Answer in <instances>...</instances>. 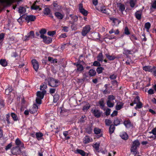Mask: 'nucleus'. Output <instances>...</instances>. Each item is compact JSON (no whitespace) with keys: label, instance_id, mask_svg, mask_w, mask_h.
Segmentation results:
<instances>
[{"label":"nucleus","instance_id":"1","mask_svg":"<svg viewBox=\"0 0 156 156\" xmlns=\"http://www.w3.org/2000/svg\"><path fill=\"white\" fill-rule=\"evenodd\" d=\"M46 80L47 81L48 85L52 87H57L58 85L57 84L59 83V84L60 83L59 80L52 77H48Z\"/></svg>","mask_w":156,"mask_h":156},{"label":"nucleus","instance_id":"2","mask_svg":"<svg viewBox=\"0 0 156 156\" xmlns=\"http://www.w3.org/2000/svg\"><path fill=\"white\" fill-rule=\"evenodd\" d=\"M140 145V143L138 140H136L133 143L132 146L131 148V152L135 155L138 154L139 152L137 148Z\"/></svg>","mask_w":156,"mask_h":156},{"label":"nucleus","instance_id":"3","mask_svg":"<svg viewBox=\"0 0 156 156\" xmlns=\"http://www.w3.org/2000/svg\"><path fill=\"white\" fill-rule=\"evenodd\" d=\"M91 29L90 25H86L83 27L81 34L82 36H85L89 33Z\"/></svg>","mask_w":156,"mask_h":156},{"label":"nucleus","instance_id":"4","mask_svg":"<svg viewBox=\"0 0 156 156\" xmlns=\"http://www.w3.org/2000/svg\"><path fill=\"white\" fill-rule=\"evenodd\" d=\"M34 37V33L33 31H31L28 33L27 35H25L23 38L24 41H27L30 39H32Z\"/></svg>","mask_w":156,"mask_h":156},{"label":"nucleus","instance_id":"5","mask_svg":"<svg viewBox=\"0 0 156 156\" xmlns=\"http://www.w3.org/2000/svg\"><path fill=\"white\" fill-rule=\"evenodd\" d=\"M79 12L84 16H87L88 14V11L83 8V4L80 3L79 4Z\"/></svg>","mask_w":156,"mask_h":156},{"label":"nucleus","instance_id":"6","mask_svg":"<svg viewBox=\"0 0 156 156\" xmlns=\"http://www.w3.org/2000/svg\"><path fill=\"white\" fill-rule=\"evenodd\" d=\"M73 65L77 67L76 69H75L76 72L82 73L84 70V68L82 64L78 62H75L73 63Z\"/></svg>","mask_w":156,"mask_h":156},{"label":"nucleus","instance_id":"7","mask_svg":"<svg viewBox=\"0 0 156 156\" xmlns=\"http://www.w3.org/2000/svg\"><path fill=\"white\" fill-rule=\"evenodd\" d=\"M133 103L134 104H136V106L135 107L136 109L137 108H140L143 107V104L140 101L139 98H135L133 101Z\"/></svg>","mask_w":156,"mask_h":156},{"label":"nucleus","instance_id":"8","mask_svg":"<svg viewBox=\"0 0 156 156\" xmlns=\"http://www.w3.org/2000/svg\"><path fill=\"white\" fill-rule=\"evenodd\" d=\"M21 148L18 147H13L11 150V153L14 155H18L20 154L21 153Z\"/></svg>","mask_w":156,"mask_h":156},{"label":"nucleus","instance_id":"9","mask_svg":"<svg viewBox=\"0 0 156 156\" xmlns=\"http://www.w3.org/2000/svg\"><path fill=\"white\" fill-rule=\"evenodd\" d=\"M25 19L27 22L28 23L30 22L34 21L36 19V17L35 16L33 15H27L25 18Z\"/></svg>","mask_w":156,"mask_h":156},{"label":"nucleus","instance_id":"10","mask_svg":"<svg viewBox=\"0 0 156 156\" xmlns=\"http://www.w3.org/2000/svg\"><path fill=\"white\" fill-rule=\"evenodd\" d=\"M31 62L35 71L37 72L39 67V65L38 62L36 59H33L31 61Z\"/></svg>","mask_w":156,"mask_h":156},{"label":"nucleus","instance_id":"11","mask_svg":"<svg viewBox=\"0 0 156 156\" xmlns=\"http://www.w3.org/2000/svg\"><path fill=\"white\" fill-rule=\"evenodd\" d=\"M91 112L97 118H99L102 113L100 110L97 109L92 110Z\"/></svg>","mask_w":156,"mask_h":156},{"label":"nucleus","instance_id":"12","mask_svg":"<svg viewBox=\"0 0 156 156\" xmlns=\"http://www.w3.org/2000/svg\"><path fill=\"white\" fill-rule=\"evenodd\" d=\"M69 15V17L71 18V20L69 21L70 23H74L78 20V17L77 16L73 14H70Z\"/></svg>","mask_w":156,"mask_h":156},{"label":"nucleus","instance_id":"13","mask_svg":"<svg viewBox=\"0 0 156 156\" xmlns=\"http://www.w3.org/2000/svg\"><path fill=\"white\" fill-rule=\"evenodd\" d=\"M16 145L19 147L21 148L24 147V144L18 138H17L15 141Z\"/></svg>","mask_w":156,"mask_h":156},{"label":"nucleus","instance_id":"14","mask_svg":"<svg viewBox=\"0 0 156 156\" xmlns=\"http://www.w3.org/2000/svg\"><path fill=\"white\" fill-rule=\"evenodd\" d=\"M42 38L43 39V42L46 44H50L52 42V39L51 37H47L46 36Z\"/></svg>","mask_w":156,"mask_h":156},{"label":"nucleus","instance_id":"15","mask_svg":"<svg viewBox=\"0 0 156 156\" xmlns=\"http://www.w3.org/2000/svg\"><path fill=\"white\" fill-rule=\"evenodd\" d=\"M14 0H0V3L2 4L6 3L8 6H10L13 2Z\"/></svg>","mask_w":156,"mask_h":156},{"label":"nucleus","instance_id":"16","mask_svg":"<svg viewBox=\"0 0 156 156\" xmlns=\"http://www.w3.org/2000/svg\"><path fill=\"white\" fill-rule=\"evenodd\" d=\"M83 142L84 144H87L93 141V139L89 136H86L83 139Z\"/></svg>","mask_w":156,"mask_h":156},{"label":"nucleus","instance_id":"17","mask_svg":"<svg viewBox=\"0 0 156 156\" xmlns=\"http://www.w3.org/2000/svg\"><path fill=\"white\" fill-rule=\"evenodd\" d=\"M143 70L145 71L152 73L153 70V66L152 67L151 66H144L143 67Z\"/></svg>","mask_w":156,"mask_h":156},{"label":"nucleus","instance_id":"18","mask_svg":"<svg viewBox=\"0 0 156 156\" xmlns=\"http://www.w3.org/2000/svg\"><path fill=\"white\" fill-rule=\"evenodd\" d=\"M142 12V10H139L137 11L135 13V16L138 20H140L141 19Z\"/></svg>","mask_w":156,"mask_h":156},{"label":"nucleus","instance_id":"19","mask_svg":"<svg viewBox=\"0 0 156 156\" xmlns=\"http://www.w3.org/2000/svg\"><path fill=\"white\" fill-rule=\"evenodd\" d=\"M46 90L42 91H38L36 93V95L37 98H44V95L46 94Z\"/></svg>","mask_w":156,"mask_h":156},{"label":"nucleus","instance_id":"20","mask_svg":"<svg viewBox=\"0 0 156 156\" xmlns=\"http://www.w3.org/2000/svg\"><path fill=\"white\" fill-rule=\"evenodd\" d=\"M109 19L111 20L112 21L113 23L112 25L113 26L116 25L117 24V23L118 24H119L121 22V21L119 20L118 19L116 18L110 17Z\"/></svg>","mask_w":156,"mask_h":156},{"label":"nucleus","instance_id":"21","mask_svg":"<svg viewBox=\"0 0 156 156\" xmlns=\"http://www.w3.org/2000/svg\"><path fill=\"white\" fill-rule=\"evenodd\" d=\"M118 7L119 8V10L122 12L123 13L125 9V5L122 3H119L118 4Z\"/></svg>","mask_w":156,"mask_h":156},{"label":"nucleus","instance_id":"22","mask_svg":"<svg viewBox=\"0 0 156 156\" xmlns=\"http://www.w3.org/2000/svg\"><path fill=\"white\" fill-rule=\"evenodd\" d=\"M136 3L137 0H130L129 2V5L132 9L135 7Z\"/></svg>","mask_w":156,"mask_h":156},{"label":"nucleus","instance_id":"23","mask_svg":"<svg viewBox=\"0 0 156 156\" xmlns=\"http://www.w3.org/2000/svg\"><path fill=\"white\" fill-rule=\"evenodd\" d=\"M109 99L107 102V105L109 107H112L114 105V103L112 100L114 99V98H109Z\"/></svg>","mask_w":156,"mask_h":156},{"label":"nucleus","instance_id":"24","mask_svg":"<svg viewBox=\"0 0 156 156\" xmlns=\"http://www.w3.org/2000/svg\"><path fill=\"white\" fill-rule=\"evenodd\" d=\"M54 15L56 17L58 20H62L64 17V15L60 12H55Z\"/></svg>","mask_w":156,"mask_h":156},{"label":"nucleus","instance_id":"25","mask_svg":"<svg viewBox=\"0 0 156 156\" xmlns=\"http://www.w3.org/2000/svg\"><path fill=\"white\" fill-rule=\"evenodd\" d=\"M75 153L80 154L82 156H88L87 154L81 150L77 149Z\"/></svg>","mask_w":156,"mask_h":156},{"label":"nucleus","instance_id":"26","mask_svg":"<svg viewBox=\"0 0 156 156\" xmlns=\"http://www.w3.org/2000/svg\"><path fill=\"white\" fill-rule=\"evenodd\" d=\"M37 1H35L34 2V3L31 6V8L32 9L34 10H38L39 9V10H41V9L40 8L39 6L36 5V4Z\"/></svg>","mask_w":156,"mask_h":156},{"label":"nucleus","instance_id":"27","mask_svg":"<svg viewBox=\"0 0 156 156\" xmlns=\"http://www.w3.org/2000/svg\"><path fill=\"white\" fill-rule=\"evenodd\" d=\"M47 32V30L44 28L41 29L39 31V33L41 34L40 37L41 38H43L45 36L44 35Z\"/></svg>","mask_w":156,"mask_h":156},{"label":"nucleus","instance_id":"28","mask_svg":"<svg viewBox=\"0 0 156 156\" xmlns=\"http://www.w3.org/2000/svg\"><path fill=\"white\" fill-rule=\"evenodd\" d=\"M97 59L98 62H102L104 59V57L102 52L99 53L97 56Z\"/></svg>","mask_w":156,"mask_h":156},{"label":"nucleus","instance_id":"29","mask_svg":"<svg viewBox=\"0 0 156 156\" xmlns=\"http://www.w3.org/2000/svg\"><path fill=\"white\" fill-rule=\"evenodd\" d=\"M131 50H129L126 48H124L123 53V54L127 56V57H128V55L131 54H132Z\"/></svg>","mask_w":156,"mask_h":156},{"label":"nucleus","instance_id":"30","mask_svg":"<svg viewBox=\"0 0 156 156\" xmlns=\"http://www.w3.org/2000/svg\"><path fill=\"white\" fill-rule=\"evenodd\" d=\"M99 11L101 12L102 13H105L106 14H108V11L106 10L105 6L104 5H102L100 7Z\"/></svg>","mask_w":156,"mask_h":156},{"label":"nucleus","instance_id":"31","mask_svg":"<svg viewBox=\"0 0 156 156\" xmlns=\"http://www.w3.org/2000/svg\"><path fill=\"white\" fill-rule=\"evenodd\" d=\"M38 106L35 104H34L32 108L30 110V112L31 113H33L37 111Z\"/></svg>","mask_w":156,"mask_h":156},{"label":"nucleus","instance_id":"32","mask_svg":"<svg viewBox=\"0 0 156 156\" xmlns=\"http://www.w3.org/2000/svg\"><path fill=\"white\" fill-rule=\"evenodd\" d=\"M120 136L122 139L126 140L128 138V135L126 133L123 132L120 134Z\"/></svg>","mask_w":156,"mask_h":156},{"label":"nucleus","instance_id":"33","mask_svg":"<svg viewBox=\"0 0 156 156\" xmlns=\"http://www.w3.org/2000/svg\"><path fill=\"white\" fill-rule=\"evenodd\" d=\"M123 124L126 128H129L131 126V122L129 120H125L123 122Z\"/></svg>","mask_w":156,"mask_h":156},{"label":"nucleus","instance_id":"34","mask_svg":"<svg viewBox=\"0 0 156 156\" xmlns=\"http://www.w3.org/2000/svg\"><path fill=\"white\" fill-rule=\"evenodd\" d=\"M88 73L90 76H94L96 75V73L94 70L90 69Z\"/></svg>","mask_w":156,"mask_h":156},{"label":"nucleus","instance_id":"35","mask_svg":"<svg viewBox=\"0 0 156 156\" xmlns=\"http://www.w3.org/2000/svg\"><path fill=\"white\" fill-rule=\"evenodd\" d=\"M43 135L42 133L38 132L36 133V137L38 140H40L42 138Z\"/></svg>","mask_w":156,"mask_h":156},{"label":"nucleus","instance_id":"36","mask_svg":"<svg viewBox=\"0 0 156 156\" xmlns=\"http://www.w3.org/2000/svg\"><path fill=\"white\" fill-rule=\"evenodd\" d=\"M0 64L3 66L5 67L7 65V62L5 59H2L0 60Z\"/></svg>","mask_w":156,"mask_h":156},{"label":"nucleus","instance_id":"37","mask_svg":"<svg viewBox=\"0 0 156 156\" xmlns=\"http://www.w3.org/2000/svg\"><path fill=\"white\" fill-rule=\"evenodd\" d=\"M105 56L107 58L111 61L113 60L116 58L115 56L110 55L108 54H106Z\"/></svg>","mask_w":156,"mask_h":156},{"label":"nucleus","instance_id":"38","mask_svg":"<svg viewBox=\"0 0 156 156\" xmlns=\"http://www.w3.org/2000/svg\"><path fill=\"white\" fill-rule=\"evenodd\" d=\"M18 11L19 13L22 14L25 12L26 9L23 7L20 6L19 8Z\"/></svg>","mask_w":156,"mask_h":156},{"label":"nucleus","instance_id":"39","mask_svg":"<svg viewBox=\"0 0 156 156\" xmlns=\"http://www.w3.org/2000/svg\"><path fill=\"white\" fill-rule=\"evenodd\" d=\"M109 33L110 34L114 33L115 34L117 35L119 34V32L118 29L115 30L114 29L112 28L109 31Z\"/></svg>","mask_w":156,"mask_h":156},{"label":"nucleus","instance_id":"40","mask_svg":"<svg viewBox=\"0 0 156 156\" xmlns=\"http://www.w3.org/2000/svg\"><path fill=\"white\" fill-rule=\"evenodd\" d=\"M104 69L103 67L98 66L97 68L96 71L97 72V73L98 74H100L103 71Z\"/></svg>","mask_w":156,"mask_h":156},{"label":"nucleus","instance_id":"41","mask_svg":"<svg viewBox=\"0 0 156 156\" xmlns=\"http://www.w3.org/2000/svg\"><path fill=\"white\" fill-rule=\"evenodd\" d=\"M123 105V104L122 102L117 103L116 107V109L117 110H120L122 108Z\"/></svg>","mask_w":156,"mask_h":156},{"label":"nucleus","instance_id":"42","mask_svg":"<svg viewBox=\"0 0 156 156\" xmlns=\"http://www.w3.org/2000/svg\"><path fill=\"white\" fill-rule=\"evenodd\" d=\"M47 88V86L45 83H44L40 86V89L41 91L45 90V89Z\"/></svg>","mask_w":156,"mask_h":156},{"label":"nucleus","instance_id":"43","mask_svg":"<svg viewBox=\"0 0 156 156\" xmlns=\"http://www.w3.org/2000/svg\"><path fill=\"white\" fill-rule=\"evenodd\" d=\"M48 60L51 63H56L57 62V59H54L53 58L48 57Z\"/></svg>","mask_w":156,"mask_h":156},{"label":"nucleus","instance_id":"44","mask_svg":"<svg viewBox=\"0 0 156 156\" xmlns=\"http://www.w3.org/2000/svg\"><path fill=\"white\" fill-rule=\"evenodd\" d=\"M51 12L50 9L48 8H46L44 9L43 13L45 15H49Z\"/></svg>","mask_w":156,"mask_h":156},{"label":"nucleus","instance_id":"45","mask_svg":"<svg viewBox=\"0 0 156 156\" xmlns=\"http://www.w3.org/2000/svg\"><path fill=\"white\" fill-rule=\"evenodd\" d=\"M11 116L13 120L14 121H16L18 119V118L17 115L14 113H12L11 114Z\"/></svg>","mask_w":156,"mask_h":156},{"label":"nucleus","instance_id":"46","mask_svg":"<svg viewBox=\"0 0 156 156\" xmlns=\"http://www.w3.org/2000/svg\"><path fill=\"white\" fill-rule=\"evenodd\" d=\"M115 129V127L113 125H111L109 128V133L110 134L112 133Z\"/></svg>","mask_w":156,"mask_h":156},{"label":"nucleus","instance_id":"47","mask_svg":"<svg viewBox=\"0 0 156 156\" xmlns=\"http://www.w3.org/2000/svg\"><path fill=\"white\" fill-rule=\"evenodd\" d=\"M151 27V24L149 22H147L145 24L144 27L147 30H148L150 29Z\"/></svg>","mask_w":156,"mask_h":156},{"label":"nucleus","instance_id":"48","mask_svg":"<svg viewBox=\"0 0 156 156\" xmlns=\"http://www.w3.org/2000/svg\"><path fill=\"white\" fill-rule=\"evenodd\" d=\"M53 6L55 7L57 10H59L60 9L61 7V6L59 5H58L56 2H53Z\"/></svg>","mask_w":156,"mask_h":156},{"label":"nucleus","instance_id":"49","mask_svg":"<svg viewBox=\"0 0 156 156\" xmlns=\"http://www.w3.org/2000/svg\"><path fill=\"white\" fill-rule=\"evenodd\" d=\"M100 143H96L93 146V147L95 148L96 151L98 150L100 146Z\"/></svg>","mask_w":156,"mask_h":156},{"label":"nucleus","instance_id":"50","mask_svg":"<svg viewBox=\"0 0 156 156\" xmlns=\"http://www.w3.org/2000/svg\"><path fill=\"white\" fill-rule=\"evenodd\" d=\"M114 125L117 126L120 124V121L118 118H116L114 121Z\"/></svg>","mask_w":156,"mask_h":156},{"label":"nucleus","instance_id":"51","mask_svg":"<svg viewBox=\"0 0 156 156\" xmlns=\"http://www.w3.org/2000/svg\"><path fill=\"white\" fill-rule=\"evenodd\" d=\"M124 33L126 35H129L130 34V32L129 29L127 26L125 28Z\"/></svg>","mask_w":156,"mask_h":156},{"label":"nucleus","instance_id":"52","mask_svg":"<svg viewBox=\"0 0 156 156\" xmlns=\"http://www.w3.org/2000/svg\"><path fill=\"white\" fill-rule=\"evenodd\" d=\"M92 66H101V64L99 62H98V61H94L93 63Z\"/></svg>","mask_w":156,"mask_h":156},{"label":"nucleus","instance_id":"53","mask_svg":"<svg viewBox=\"0 0 156 156\" xmlns=\"http://www.w3.org/2000/svg\"><path fill=\"white\" fill-rule=\"evenodd\" d=\"M94 132L95 134H98L101 133V130L100 129L98 128H95L94 129Z\"/></svg>","mask_w":156,"mask_h":156},{"label":"nucleus","instance_id":"54","mask_svg":"<svg viewBox=\"0 0 156 156\" xmlns=\"http://www.w3.org/2000/svg\"><path fill=\"white\" fill-rule=\"evenodd\" d=\"M90 106L89 103L86 104V105L84 106L83 109L84 111H87L90 107Z\"/></svg>","mask_w":156,"mask_h":156},{"label":"nucleus","instance_id":"55","mask_svg":"<svg viewBox=\"0 0 156 156\" xmlns=\"http://www.w3.org/2000/svg\"><path fill=\"white\" fill-rule=\"evenodd\" d=\"M56 33L55 31H48L47 34L49 36H53L56 34Z\"/></svg>","mask_w":156,"mask_h":156},{"label":"nucleus","instance_id":"56","mask_svg":"<svg viewBox=\"0 0 156 156\" xmlns=\"http://www.w3.org/2000/svg\"><path fill=\"white\" fill-rule=\"evenodd\" d=\"M105 122L106 125L108 126H110L112 123V121L109 119H105Z\"/></svg>","mask_w":156,"mask_h":156},{"label":"nucleus","instance_id":"57","mask_svg":"<svg viewBox=\"0 0 156 156\" xmlns=\"http://www.w3.org/2000/svg\"><path fill=\"white\" fill-rule=\"evenodd\" d=\"M130 39L132 41H133V40H137V38L135 36L134 34H133L130 37Z\"/></svg>","mask_w":156,"mask_h":156},{"label":"nucleus","instance_id":"58","mask_svg":"<svg viewBox=\"0 0 156 156\" xmlns=\"http://www.w3.org/2000/svg\"><path fill=\"white\" fill-rule=\"evenodd\" d=\"M151 7L154 9H156V0H154L153 2L151 4Z\"/></svg>","mask_w":156,"mask_h":156},{"label":"nucleus","instance_id":"59","mask_svg":"<svg viewBox=\"0 0 156 156\" xmlns=\"http://www.w3.org/2000/svg\"><path fill=\"white\" fill-rule=\"evenodd\" d=\"M153 70L152 73L156 79V66H153Z\"/></svg>","mask_w":156,"mask_h":156},{"label":"nucleus","instance_id":"60","mask_svg":"<svg viewBox=\"0 0 156 156\" xmlns=\"http://www.w3.org/2000/svg\"><path fill=\"white\" fill-rule=\"evenodd\" d=\"M72 25L71 26V28L73 30H76L77 29V27L76 25L74 24V23H71Z\"/></svg>","mask_w":156,"mask_h":156},{"label":"nucleus","instance_id":"61","mask_svg":"<svg viewBox=\"0 0 156 156\" xmlns=\"http://www.w3.org/2000/svg\"><path fill=\"white\" fill-rule=\"evenodd\" d=\"M150 133H152L154 135L156 136V127L154 128L151 132H150Z\"/></svg>","mask_w":156,"mask_h":156},{"label":"nucleus","instance_id":"62","mask_svg":"<svg viewBox=\"0 0 156 156\" xmlns=\"http://www.w3.org/2000/svg\"><path fill=\"white\" fill-rule=\"evenodd\" d=\"M6 121L7 122V123L8 124H10L11 123V122H10V121L9 120V118H10V115L9 114H7L6 115Z\"/></svg>","mask_w":156,"mask_h":156},{"label":"nucleus","instance_id":"63","mask_svg":"<svg viewBox=\"0 0 156 156\" xmlns=\"http://www.w3.org/2000/svg\"><path fill=\"white\" fill-rule=\"evenodd\" d=\"M112 83L114 86H115L116 87L118 86V83L115 80L112 81Z\"/></svg>","mask_w":156,"mask_h":156},{"label":"nucleus","instance_id":"64","mask_svg":"<svg viewBox=\"0 0 156 156\" xmlns=\"http://www.w3.org/2000/svg\"><path fill=\"white\" fill-rule=\"evenodd\" d=\"M18 56V54L16 51L13 52L12 53L11 57L16 58Z\"/></svg>","mask_w":156,"mask_h":156}]
</instances>
